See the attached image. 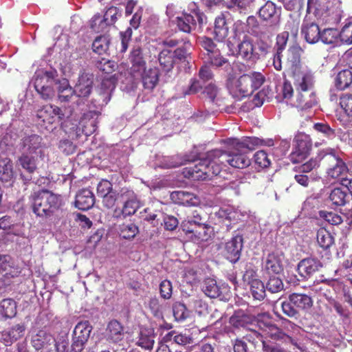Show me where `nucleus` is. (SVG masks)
<instances>
[{
  "label": "nucleus",
  "instance_id": "1",
  "mask_svg": "<svg viewBox=\"0 0 352 352\" xmlns=\"http://www.w3.org/2000/svg\"><path fill=\"white\" fill-rule=\"evenodd\" d=\"M227 151L215 149L208 151L206 157L199 160L194 166L188 167L186 176L194 180L211 179L218 175L222 166L226 164L240 168L242 164V143L239 140L230 138L226 141Z\"/></svg>",
  "mask_w": 352,
  "mask_h": 352
},
{
  "label": "nucleus",
  "instance_id": "2",
  "mask_svg": "<svg viewBox=\"0 0 352 352\" xmlns=\"http://www.w3.org/2000/svg\"><path fill=\"white\" fill-rule=\"evenodd\" d=\"M260 54L256 51L255 45L250 38L243 39V98L251 95L265 82V76L259 72L252 70Z\"/></svg>",
  "mask_w": 352,
  "mask_h": 352
},
{
  "label": "nucleus",
  "instance_id": "3",
  "mask_svg": "<svg viewBox=\"0 0 352 352\" xmlns=\"http://www.w3.org/2000/svg\"><path fill=\"white\" fill-rule=\"evenodd\" d=\"M31 198L34 213L41 217L51 216L62 206L60 195L54 194L48 190L35 192Z\"/></svg>",
  "mask_w": 352,
  "mask_h": 352
},
{
  "label": "nucleus",
  "instance_id": "4",
  "mask_svg": "<svg viewBox=\"0 0 352 352\" xmlns=\"http://www.w3.org/2000/svg\"><path fill=\"white\" fill-rule=\"evenodd\" d=\"M313 306L311 296L301 293H292L289 296L288 300L281 303L283 312L289 318H297L298 310L307 311Z\"/></svg>",
  "mask_w": 352,
  "mask_h": 352
},
{
  "label": "nucleus",
  "instance_id": "5",
  "mask_svg": "<svg viewBox=\"0 0 352 352\" xmlns=\"http://www.w3.org/2000/svg\"><path fill=\"white\" fill-rule=\"evenodd\" d=\"M173 21L180 31L190 33L195 30H201L207 22V17L203 12L193 11L190 14L182 13Z\"/></svg>",
  "mask_w": 352,
  "mask_h": 352
},
{
  "label": "nucleus",
  "instance_id": "6",
  "mask_svg": "<svg viewBox=\"0 0 352 352\" xmlns=\"http://www.w3.org/2000/svg\"><path fill=\"white\" fill-rule=\"evenodd\" d=\"M58 76V72L54 69L45 71L42 74L36 76L34 88L43 100H50L55 96L52 85H56Z\"/></svg>",
  "mask_w": 352,
  "mask_h": 352
},
{
  "label": "nucleus",
  "instance_id": "7",
  "mask_svg": "<svg viewBox=\"0 0 352 352\" xmlns=\"http://www.w3.org/2000/svg\"><path fill=\"white\" fill-rule=\"evenodd\" d=\"M320 159L322 160L324 165L330 166L327 170V174L330 177L338 179L340 181L342 177L348 175L349 168L347 166L335 153L325 152Z\"/></svg>",
  "mask_w": 352,
  "mask_h": 352
},
{
  "label": "nucleus",
  "instance_id": "8",
  "mask_svg": "<svg viewBox=\"0 0 352 352\" xmlns=\"http://www.w3.org/2000/svg\"><path fill=\"white\" fill-rule=\"evenodd\" d=\"M94 86V75L89 73H82L78 78V82L74 86L77 100L75 101L76 106L83 110L82 107L85 104V100L91 94Z\"/></svg>",
  "mask_w": 352,
  "mask_h": 352
},
{
  "label": "nucleus",
  "instance_id": "9",
  "mask_svg": "<svg viewBox=\"0 0 352 352\" xmlns=\"http://www.w3.org/2000/svg\"><path fill=\"white\" fill-rule=\"evenodd\" d=\"M241 63L239 60H234L228 71L227 87L230 94L235 98L240 99L242 94L241 78Z\"/></svg>",
  "mask_w": 352,
  "mask_h": 352
},
{
  "label": "nucleus",
  "instance_id": "10",
  "mask_svg": "<svg viewBox=\"0 0 352 352\" xmlns=\"http://www.w3.org/2000/svg\"><path fill=\"white\" fill-rule=\"evenodd\" d=\"M45 145L41 136L32 134L21 140V153L39 156L41 160L45 158Z\"/></svg>",
  "mask_w": 352,
  "mask_h": 352
},
{
  "label": "nucleus",
  "instance_id": "11",
  "mask_svg": "<svg viewBox=\"0 0 352 352\" xmlns=\"http://www.w3.org/2000/svg\"><path fill=\"white\" fill-rule=\"evenodd\" d=\"M312 142L309 136L301 135L296 138V145L289 155L290 161L298 164L305 160L310 153Z\"/></svg>",
  "mask_w": 352,
  "mask_h": 352
},
{
  "label": "nucleus",
  "instance_id": "12",
  "mask_svg": "<svg viewBox=\"0 0 352 352\" xmlns=\"http://www.w3.org/2000/svg\"><path fill=\"white\" fill-rule=\"evenodd\" d=\"M116 88V82L113 78L102 80L100 87L97 89V95L93 98L91 102L96 107H102L106 105L111 99L112 92Z\"/></svg>",
  "mask_w": 352,
  "mask_h": 352
},
{
  "label": "nucleus",
  "instance_id": "13",
  "mask_svg": "<svg viewBox=\"0 0 352 352\" xmlns=\"http://www.w3.org/2000/svg\"><path fill=\"white\" fill-rule=\"evenodd\" d=\"M39 160H41L39 156L21 153L17 159V164L28 174L27 177L22 173L21 174L23 180L30 181L32 179V175L37 170Z\"/></svg>",
  "mask_w": 352,
  "mask_h": 352
},
{
  "label": "nucleus",
  "instance_id": "14",
  "mask_svg": "<svg viewBox=\"0 0 352 352\" xmlns=\"http://www.w3.org/2000/svg\"><path fill=\"white\" fill-rule=\"evenodd\" d=\"M322 267V263L318 258L309 257L305 258L298 263L297 270L301 277L308 280L312 278Z\"/></svg>",
  "mask_w": 352,
  "mask_h": 352
},
{
  "label": "nucleus",
  "instance_id": "15",
  "mask_svg": "<svg viewBox=\"0 0 352 352\" xmlns=\"http://www.w3.org/2000/svg\"><path fill=\"white\" fill-rule=\"evenodd\" d=\"M283 258L284 254L281 252L274 251L269 253L265 261L264 270L269 275L280 274L284 269Z\"/></svg>",
  "mask_w": 352,
  "mask_h": 352
},
{
  "label": "nucleus",
  "instance_id": "16",
  "mask_svg": "<svg viewBox=\"0 0 352 352\" xmlns=\"http://www.w3.org/2000/svg\"><path fill=\"white\" fill-rule=\"evenodd\" d=\"M120 197L121 202L124 204L122 214L124 217L134 214L140 206L134 192L127 188H122Z\"/></svg>",
  "mask_w": 352,
  "mask_h": 352
},
{
  "label": "nucleus",
  "instance_id": "17",
  "mask_svg": "<svg viewBox=\"0 0 352 352\" xmlns=\"http://www.w3.org/2000/svg\"><path fill=\"white\" fill-rule=\"evenodd\" d=\"M242 22L237 21L234 23L230 36L228 38V47L230 52L234 56L241 54L242 47Z\"/></svg>",
  "mask_w": 352,
  "mask_h": 352
},
{
  "label": "nucleus",
  "instance_id": "18",
  "mask_svg": "<svg viewBox=\"0 0 352 352\" xmlns=\"http://www.w3.org/2000/svg\"><path fill=\"white\" fill-rule=\"evenodd\" d=\"M285 31L278 34L276 36V52L283 53L286 47L289 34L294 37L298 35V23L294 20L287 21L285 25Z\"/></svg>",
  "mask_w": 352,
  "mask_h": 352
},
{
  "label": "nucleus",
  "instance_id": "19",
  "mask_svg": "<svg viewBox=\"0 0 352 352\" xmlns=\"http://www.w3.org/2000/svg\"><path fill=\"white\" fill-rule=\"evenodd\" d=\"M57 97L61 102H68L76 98L74 87H72L66 78L59 79L56 77V81Z\"/></svg>",
  "mask_w": 352,
  "mask_h": 352
},
{
  "label": "nucleus",
  "instance_id": "20",
  "mask_svg": "<svg viewBox=\"0 0 352 352\" xmlns=\"http://www.w3.org/2000/svg\"><path fill=\"white\" fill-rule=\"evenodd\" d=\"M318 103L316 91H301L296 92L294 105L302 110L312 108Z\"/></svg>",
  "mask_w": 352,
  "mask_h": 352
},
{
  "label": "nucleus",
  "instance_id": "21",
  "mask_svg": "<svg viewBox=\"0 0 352 352\" xmlns=\"http://www.w3.org/2000/svg\"><path fill=\"white\" fill-rule=\"evenodd\" d=\"M25 329L24 324L19 323L3 331L1 334L2 342L6 346L12 345L14 342L23 337Z\"/></svg>",
  "mask_w": 352,
  "mask_h": 352
},
{
  "label": "nucleus",
  "instance_id": "22",
  "mask_svg": "<svg viewBox=\"0 0 352 352\" xmlns=\"http://www.w3.org/2000/svg\"><path fill=\"white\" fill-rule=\"evenodd\" d=\"M242 250V235L236 234L226 245V256L232 263L236 262Z\"/></svg>",
  "mask_w": 352,
  "mask_h": 352
},
{
  "label": "nucleus",
  "instance_id": "23",
  "mask_svg": "<svg viewBox=\"0 0 352 352\" xmlns=\"http://www.w3.org/2000/svg\"><path fill=\"white\" fill-rule=\"evenodd\" d=\"M170 197L175 204L179 205L196 206L200 204V199L198 196L187 191H174L171 193Z\"/></svg>",
  "mask_w": 352,
  "mask_h": 352
},
{
  "label": "nucleus",
  "instance_id": "24",
  "mask_svg": "<svg viewBox=\"0 0 352 352\" xmlns=\"http://www.w3.org/2000/svg\"><path fill=\"white\" fill-rule=\"evenodd\" d=\"M302 49L297 45H293L287 50L285 67L287 72L294 73L299 68Z\"/></svg>",
  "mask_w": 352,
  "mask_h": 352
},
{
  "label": "nucleus",
  "instance_id": "25",
  "mask_svg": "<svg viewBox=\"0 0 352 352\" xmlns=\"http://www.w3.org/2000/svg\"><path fill=\"white\" fill-rule=\"evenodd\" d=\"M301 33L309 44H315L320 41V29L315 22L305 21L301 27Z\"/></svg>",
  "mask_w": 352,
  "mask_h": 352
},
{
  "label": "nucleus",
  "instance_id": "26",
  "mask_svg": "<svg viewBox=\"0 0 352 352\" xmlns=\"http://www.w3.org/2000/svg\"><path fill=\"white\" fill-rule=\"evenodd\" d=\"M129 60L132 64L131 67V74H140L146 68V61L144 58L142 49L139 46L134 47L131 52Z\"/></svg>",
  "mask_w": 352,
  "mask_h": 352
},
{
  "label": "nucleus",
  "instance_id": "27",
  "mask_svg": "<svg viewBox=\"0 0 352 352\" xmlns=\"http://www.w3.org/2000/svg\"><path fill=\"white\" fill-rule=\"evenodd\" d=\"M94 195L89 189L81 190L76 196L75 206L79 210H88L94 206Z\"/></svg>",
  "mask_w": 352,
  "mask_h": 352
},
{
  "label": "nucleus",
  "instance_id": "28",
  "mask_svg": "<svg viewBox=\"0 0 352 352\" xmlns=\"http://www.w3.org/2000/svg\"><path fill=\"white\" fill-rule=\"evenodd\" d=\"M135 78H141L143 86L145 89L152 90L158 82L159 72L157 69H149L143 72H140V74H133Z\"/></svg>",
  "mask_w": 352,
  "mask_h": 352
},
{
  "label": "nucleus",
  "instance_id": "29",
  "mask_svg": "<svg viewBox=\"0 0 352 352\" xmlns=\"http://www.w3.org/2000/svg\"><path fill=\"white\" fill-rule=\"evenodd\" d=\"M14 171L12 160L7 157L0 156V180L3 183L13 182Z\"/></svg>",
  "mask_w": 352,
  "mask_h": 352
},
{
  "label": "nucleus",
  "instance_id": "30",
  "mask_svg": "<svg viewBox=\"0 0 352 352\" xmlns=\"http://www.w3.org/2000/svg\"><path fill=\"white\" fill-rule=\"evenodd\" d=\"M212 233V228L206 223L196 226L195 229H191L190 231L186 232V234H192L190 239L195 243L207 241L211 237Z\"/></svg>",
  "mask_w": 352,
  "mask_h": 352
},
{
  "label": "nucleus",
  "instance_id": "31",
  "mask_svg": "<svg viewBox=\"0 0 352 352\" xmlns=\"http://www.w3.org/2000/svg\"><path fill=\"white\" fill-rule=\"evenodd\" d=\"M329 3L328 0H307L306 12L321 17L328 12Z\"/></svg>",
  "mask_w": 352,
  "mask_h": 352
},
{
  "label": "nucleus",
  "instance_id": "32",
  "mask_svg": "<svg viewBox=\"0 0 352 352\" xmlns=\"http://www.w3.org/2000/svg\"><path fill=\"white\" fill-rule=\"evenodd\" d=\"M334 86L338 91H344L352 85V72L349 69H344L335 76L333 79Z\"/></svg>",
  "mask_w": 352,
  "mask_h": 352
},
{
  "label": "nucleus",
  "instance_id": "33",
  "mask_svg": "<svg viewBox=\"0 0 352 352\" xmlns=\"http://www.w3.org/2000/svg\"><path fill=\"white\" fill-rule=\"evenodd\" d=\"M107 338L112 342L121 341L124 336L123 326L116 320L110 321L107 328Z\"/></svg>",
  "mask_w": 352,
  "mask_h": 352
},
{
  "label": "nucleus",
  "instance_id": "34",
  "mask_svg": "<svg viewBox=\"0 0 352 352\" xmlns=\"http://www.w3.org/2000/svg\"><path fill=\"white\" fill-rule=\"evenodd\" d=\"M204 219L202 218L201 211L194 210L182 222L181 227L186 233L195 229L196 226L203 225Z\"/></svg>",
  "mask_w": 352,
  "mask_h": 352
},
{
  "label": "nucleus",
  "instance_id": "35",
  "mask_svg": "<svg viewBox=\"0 0 352 352\" xmlns=\"http://www.w3.org/2000/svg\"><path fill=\"white\" fill-rule=\"evenodd\" d=\"M54 342V337L44 330H39L32 338V344L36 350L47 347Z\"/></svg>",
  "mask_w": 352,
  "mask_h": 352
},
{
  "label": "nucleus",
  "instance_id": "36",
  "mask_svg": "<svg viewBox=\"0 0 352 352\" xmlns=\"http://www.w3.org/2000/svg\"><path fill=\"white\" fill-rule=\"evenodd\" d=\"M228 28L223 14L218 16L214 21V38L221 42L228 36Z\"/></svg>",
  "mask_w": 352,
  "mask_h": 352
},
{
  "label": "nucleus",
  "instance_id": "37",
  "mask_svg": "<svg viewBox=\"0 0 352 352\" xmlns=\"http://www.w3.org/2000/svg\"><path fill=\"white\" fill-rule=\"evenodd\" d=\"M154 330L151 328L142 329L137 344L145 349H151L155 342Z\"/></svg>",
  "mask_w": 352,
  "mask_h": 352
},
{
  "label": "nucleus",
  "instance_id": "38",
  "mask_svg": "<svg viewBox=\"0 0 352 352\" xmlns=\"http://www.w3.org/2000/svg\"><path fill=\"white\" fill-rule=\"evenodd\" d=\"M250 292L254 300H263L265 294V287L263 283L257 278L252 279L249 282Z\"/></svg>",
  "mask_w": 352,
  "mask_h": 352
},
{
  "label": "nucleus",
  "instance_id": "39",
  "mask_svg": "<svg viewBox=\"0 0 352 352\" xmlns=\"http://www.w3.org/2000/svg\"><path fill=\"white\" fill-rule=\"evenodd\" d=\"M202 291L208 297L215 298L221 294V288L217 283V281L212 278H206L204 280Z\"/></svg>",
  "mask_w": 352,
  "mask_h": 352
},
{
  "label": "nucleus",
  "instance_id": "40",
  "mask_svg": "<svg viewBox=\"0 0 352 352\" xmlns=\"http://www.w3.org/2000/svg\"><path fill=\"white\" fill-rule=\"evenodd\" d=\"M320 34V41L324 45H335L340 39V32L335 28H324Z\"/></svg>",
  "mask_w": 352,
  "mask_h": 352
},
{
  "label": "nucleus",
  "instance_id": "41",
  "mask_svg": "<svg viewBox=\"0 0 352 352\" xmlns=\"http://www.w3.org/2000/svg\"><path fill=\"white\" fill-rule=\"evenodd\" d=\"M0 307V313L5 318H12L16 314V303L13 299H3L1 302Z\"/></svg>",
  "mask_w": 352,
  "mask_h": 352
},
{
  "label": "nucleus",
  "instance_id": "42",
  "mask_svg": "<svg viewBox=\"0 0 352 352\" xmlns=\"http://www.w3.org/2000/svg\"><path fill=\"white\" fill-rule=\"evenodd\" d=\"M317 242L323 250L329 249L334 243V238L325 228H321L317 232Z\"/></svg>",
  "mask_w": 352,
  "mask_h": 352
},
{
  "label": "nucleus",
  "instance_id": "43",
  "mask_svg": "<svg viewBox=\"0 0 352 352\" xmlns=\"http://www.w3.org/2000/svg\"><path fill=\"white\" fill-rule=\"evenodd\" d=\"M91 331L92 326L88 320L81 321L76 325L73 336L88 341Z\"/></svg>",
  "mask_w": 352,
  "mask_h": 352
},
{
  "label": "nucleus",
  "instance_id": "44",
  "mask_svg": "<svg viewBox=\"0 0 352 352\" xmlns=\"http://www.w3.org/2000/svg\"><path fill=\"white\" fill-rule=\"evenodd\" d=\"M158 60L166 72H169L173 67L174 64V55L171 50L164 49L160 52L158 56Z\"/></svg>",
  "mask_w": 352,
  "mask_h": 352
},
{
  "label": "nucleus",
  "instance_id": "45",
  "mask_svg": "<svg viewBox=\"0 0 352 352\" xmlns=\"http://www.w3.org/2000/svg\"><path fill=\"white\" fill-rule=\"evenodd\" d=\"M253 163L254 168L257 171H260L261 169L269 167L271 162L267 153L265 151L261 150L254 155Z\"/></svg>",
  "mask_w": 352,
  "mask_h": 352
},
{
  "label": "nucleus",
  "instance_id": "46",
  "mask_svg": "<svg viewBox=\"0 0 352 352\" xmlns=\"http://www.w3.org/2000/svg\"><path fill=\"white\" fill-rule=\"evenodd\" d=\"M0 272L11 277L16 276L18 271L14 269L12 258L10 256L0 255Z\"/></svg>",
  "mask_w": 352,
  "mask_h": 352
},
{
  "label": "nucleus",
  "instance_id": "47",
  "mask_svg": "<svg viewBox=\"0 0 352 352\" xmlns=\"http://www.w3.org/2000/svg\"><path fill=\"white\" fill-rule=\"evenodd\" d=\"M110 44L109 36H99L96 38L92 43V49L94 52L98 54H103L107 52Z\"/></svg>",
  "mask_w": 352,
  "mask_h": 352
},
{
  "label": "nucleus",
  "instance_id": "48",
  "mask_svg": "<svg viewBox=\"0 0 352 352\" xmlns=\"http://www.w3.org/2000/svg\"><path fill=\"white\" fill-rule=\"evenodd\" d=\"M190 161H192V160L180 155L166 157H164L162 162V166L165 168H173L182 166L185 164L186 162Z\"/></svg>",
  "mask_w": 352,
  "mask_h": 352
},
{
  "label": "nucleus",
  "instance_id": "49",
  "mask_svg": "<svg viewBox=\"0 0 352 352\" xmlns=\"http://www.w3.org/2000/svg\"><path fill=\"white\" fill-rule=\"evenodd\" d=\"M324 153H325L324 151H321L316 157L311 158L306 163L295 168L294 171H300L305 174L310 173L312 170L320 166V162H322V160H320V158L322 157Z\"/></svg>",
  "mask_w": 352,
  "mask_h": 352
},
{
  "label": "nucleus",
  "instance_id": "50",
  "mask_svg": "<svg viewBox=\"0 0 352 352\" xmlns=\"http://www.w3.org/2000/svg\"><path fill=\"white\" fill-rule=\"evenodd\" d=\"M164 339L166 342L173 341L174 343L182 346H184L192 342V339L191 337L182 333L176 334L175 331H172L168 333L164 336Z\"/></svg>",
  "mask_w": 352,
  "mask_h": 352
},
{
  "label": "nucleus",
  "instance_id": "51",
  "mask_svg": "<svg viewBox=\"0 0 352 352\" xmlns=\"http://www.w3.org/2000/svg\"><path fill=\"white\" fill-rule=\"evenodd\" d=\"M348 194L340 188H336L331 190L329 198L332 204L336 206H342L346 203Z\"/></svg>",
  "mask_w": 352,
  "mask_h": 352
},
{
  "label": "nucleus",
  "instance_id": "52",
  "mask_svg": "<svg viewBox=\"0 0 352 352\" xmlns=\"http://www.w3.org/2000/svg\"><path fill=\"white\" fill-rule=\"evenodd\" d=\"M276 12L275 3L268 1L260 8L258 14L263 21H270L275 16Z\"/></svg>",
  "mask_w": 352,
  "mask_h": 352
},
{
  "label": "nucleus",
  "instance_id": "53",
  "mask_svg": "<svg viewBox=\"0 0 352 352\" xmlns=\"http://www.w3.org/2000/svg\"><path fill=\"white\" fill-rule=\"evenodd\" d=\"M296 92L314 91L313 78L309 74H304L296 83Z\"/></svg>",
  "mask_w": 352,
  "mask_h": 352
},
{
  "label": "nucleus",
  "instance_id": "54",
  "mask_svg": "<svg viewBox=\"0 0 352 352\" xmlns=\"http://www.w3.org/2000/svg\"><path fill=\"white\" fill-rule=\"evenodd\" d=\"M207 56L208 62L213 67L217 68L222 67L224 65H228V60L221 56L220 50L217 49L213 52L209 54Z\"/></svg>",
  "mask_w": 352,
  "mask_h": 352
},
{
  "label": "nucleus",
  "instance_id": "55",
  "mask_svg": "<svg viewBox=\"0 0 352 352\" xmlns=\"http://www.w3.org/2000/svg\"><path fill=\"white\" fill-rule=\"evenodd\" d=\"M121 190L119 192H116L115 190H111L103 195L102 197V204L107 208H112L117 201L121 202Z\"/></svg>",
  "mask_w": 352,
  "mask_h": 352
},
{
  "label": "nucleus",
  "instance_id": "56",
  "mask_svg": "<svg viewBox=\"0 0 352 352\" xmlns=\"http://www.w3.org/2000/svg\"><path fill=\"white\" fill-rule=\"evenodd\" d=\"M339 32L340 41L342 44L352 45V21L346 23Z\"/></svg>",
  "mask_w": 352,
  "mask_h": 352
},
{
  "label": "nucleus",
  "instance_id": "57",
  "mask_svg": "<svg viewBox=\"0 0 352 352\" xmlns=\"http://www.w3.org/2000/svg\"><path fill=\"white\" fill-rule=\"evenodd\" d=\"M52 105H45L37 112L38 118L41 119L44 123L52 124L56 122L55 116H52Z\"/></svg>",
  "mask_w": 352,
  "mask_h": 352
},
{
  "label": "nucleus",
  "instance_id": "58",
  "mask_svg": "<svg viewBox=\"0 0 352 352\" xmlns=\"http://www.w3.org/2000/svg\"><path fill=\"white\" fill-rule=\"evenodd\" d=\"M138 232V226L133 223H123L120 226V234L124 239L134 238Z\"/></svg>",
  "mask_w": 352,
  "mask_h": 352
},
{
  "label": "nucleus",
  "instance_id": "59",
  "mask_svg": "<svg viewBox=\"0 0 352 352\" xmlns=\"http://www.w3.org/2000/svg\"><path fill=\"white\" fill-rule=\"evenodd\" d=\"M246 32L254 36H258L261 33V27L257 19L254 16H250L246 20Z\"/></svg>",
  "mask_w": 352,
  "mask_h": 352
},
{
  "label": "nucleus",
  "instance_id": "60",
  "mask_svg": "<svg viewBox=\"0 0 352 352\" xmlns=\"http://www.w3.org/2000/svg\"><path fill=\"white\" fill-rule=\"evenodd\" d=\"M318 214L321 219H323L331 225H340L342 223L341 216L335 212L320 210Z\"/></svg>",
  "mask_w": 352,
  "mask_h": 352
},
{
  "label": "nucleus",
  "instance_id": "61",
  "mask_svg": "<svg viewBox=\"0 0 352 352\" xmlns=\"http://www.w3.org/2000/svg\"><path fill=\"white\" fill-rule=\"evenodd\" d=\"M166 305L160 304L159 299L157 298H152L149 300L148 307L153 316L156 318H162L163 312Z\"/></svg>",
  "mask_w": 352,
  "mask_h": 352
},
{
  "label": "nucleus",
  "instance_id": "62",
  "mask_svg": "<svg viewBox=\"0 0 352 352\" xmlns=\"http://www.w3.org/2000/svg\"><path fill=\"white\" fill-rule=\"evenodd\" d=\"M314 129L318 133H322L327 138H332L335 136V130L326 122H317L313 126Z\"/></svg>",
  "mask_w": 352,
  "mask_h": 352
},
{
  "label": "nucleus",
  "instance_id": "63",
  "mask_svg": "<svg viewBox=\"0 0 352 352\" xmlns=\"http://www.w3.org/2000/svg\"><path fill=\"white\" fill-rule=\"evenodd\" d=\"M265 289L271 293L279 292L283 289V281L278 277L272 276L268 280Z\"/></svg>",
  "mask_w": 352,
  "mask_h": 352
},
{
  "label": "nucleus",
  "instance_id": "64",
  "mask_svg": "<svg viewBox=\"0 0 352 352\" xmlns=\"http://www.w3.org/2000/svg\"><path fill=\"white\" fill-rule=\"evenodd\" d=\"M339 104L344 113L352 112V94H342L339 98Z\"/></svg>",
  "mask_w": 352,
  "mask_h": 352
}]
</instances>
